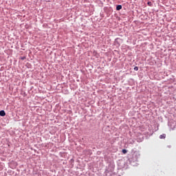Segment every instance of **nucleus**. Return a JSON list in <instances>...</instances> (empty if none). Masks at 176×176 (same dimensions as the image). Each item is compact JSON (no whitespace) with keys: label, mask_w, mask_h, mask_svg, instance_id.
Wrapping results in <instances>:
<instances>
[{"label":"nucleus","mask_w":176,"mask_h":176,"mask_svg":"<svg viewBox=\"0 0 176 176\" xmlns=\"http://www.w3.org/2000/svg\"><path fill=\"white\" fill-rule=\"evenodd\" d=\"M140 156L141 155H140V153H134L132 155V157L129 159L130 164L131 166H137V162H138Z\"/></svg>","instance_id":"obj_1"},{"label":"nucleus","mask_w":176,"mask_h":176,"mask_svg":"<svg viewBox=\"0 0 176 176\" xmlns=\"http://www.w3.org/2000/svg\"><path fill=\"white\" fill-rule=\"evenodd\" d=\"M168 126L170 129V130H175L176 129V121L174 120H170L168 122Z\"/></svg>","instance_id":"obj_2"},{"label":"nucleus","mask_w":176,"mask_h":176,"mask_svg":"<svg viewBox=\"0 0 176 176\" xmlns=\"http://www.w3.org/2000/svg\"><path fill=\"white\" fill-rule=\"evenodd\" d=\"M0 116H6V113L5 112L4 110L0 111Z\"/></svg>","instance_id":"obj_3"},{"label":"nucleus","mask_w":176,"mask_h":176,"mask_svg":"<svg viewBox=\"0 0 176 176\" xmlns=\"http://www.w3.org/2000/svg\"><path fill=\"white\" fill-rule=\"evenodd\" d=\"M122 5H118L116 6V10H122Z\"/></svg>","instance_id":"obj_4"},{"label":"nucleus","mask_w":176,"mask_h":176,"mask_svg":"<svg viewBox=\"0 0 176 176\" xmlns=\"http://www.w3.org/2000/svg\"><path fill=\"white\" fill-rule=\"evenodd\" d=\"M160 140H164L166 138V134L163 133L162 135H160Z\"/></svg>","instance_id":"obj_5"},{"label":"nucleus","mask_w":176,"mask_h":176,"mask_svg":"<svg viewBox=\"0 0 176 176\" xmlns=\"http://www.w3.org/2000/svg\"><path fill=\"white\" fill-rule=\"evenodd\" d=\"M147 5L148 6H153V3H152V2L151 1H148L147 2Z\"/></svg>","instance_id":"obj_6"},{"label":"nucleus","mask_w":176,"mask_h":176,"mask_svg":"<svg viewBox=\"0 0 176 176\" xmlns=\"http://www.w3.org/2000/svg\"><path fill=\"white\" fill-rule=\"evenodd\" d=\"M122 153H124V155H126V153H127V150L126 149H122Z\"/></svg>","instance_id":"obj_7"},{"label":"nucleus","mask_w":176,"mask_h":176,"mask_svg":"<svg viewBox=\"0 0 176 176\" xmlns=\"http://www.w3.org/2000/svg\"><path fill=\"white\" fill-rule=\"evenodd\" d=\"M133 69L134 71H138V67L135 66Z\"/></svg>","instance_id":"obj_8"},{"label":"nucleus","mask_w":176,"mask_h":176,"mask_svg":"<svg viewBox=\"0 0 176 176\" xmlns=\"http://www.w3.org/2000/svg\"><path fill=\"white\" fill-rule=\"evenodd\" d=\"M21 60H25V56H21Z\"/></svg>","instance_id":"obj_9"},{"label":"nucleus","mask_w":176,"mask_h":176,"mask_svg":"<svg viewBox=\"0 0 176 176\" xmlns=\"http://www.w3.org/2000/svg\"><path fill=\"white\" fill-rule=\"evenodd\" d=\"M111 168H113L115 167V164H111Z\"/></svg>","instance_id":"obj_10"},{"label":"nucleus","mask_w":176,"mask_h":176,"mask_svg":"<svg viewBox=\"0 0 176 176\" xmlns=\"http://www.w3.org/2000/svg\"><path fill=\"white\" fill-rule=\"evenodd\" d=\"M118 38H116V39H115V43L119 44V43H118Z\"/></svg>","instance_id":"obj_11"},{"label":"nucleus","mask_w":176,"mask_h":176,"mask_svg":"<svg viewBox=\"0 0 176 176\" xmlns=\"http://www.w3.org/2000/svg\"><path fill=\"white\" fill-rule=\"evenodd\" d=\"M131 144H134V140H132V141L131 142Z\"/></svg>","instance_id":"obj_12"}]
</instances>
